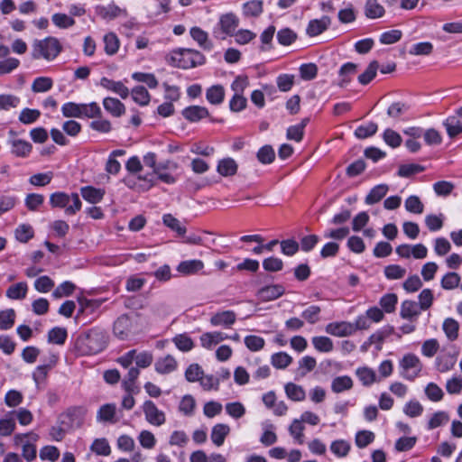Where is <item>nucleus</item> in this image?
<instances>
[{
	"mask_svg": "<svg viewBox=\"0 0 462 462\" xmlns=\"http://www.w3.org/2000/svg\"><path fill=\"white\" fill-rule=\"evenodd\" d=\"M107 346V336L104 330L92 328L77 338L76 347L81 355H97Z\"/></svg>",
	"mask_w": 462,
	"mask_h": 462,
	"instance_id": "f257e3e1",
	"label": "nucleus"
},
{
	"mask_svg": "<svg viewBox=\"0 0 462 462\" xmlns=\"http://www.w3.org/2000/svg\"><path fill=\"white\" fill-rule=\"evenodd\" d=\"M171 60L174 67L183 69L203 65L206 61L205 56L200 51L193 49H179L174 51Z\"/></svg>",
	"mask_w": 462,
	"mask_h": 462,
	"instance_id": "f03ea898",
	"label": "nucleus"
},
{
	"mask_svg": "<svg viewBox=\"0 0 462 462\" xmlns=\"http://www.w3.org/2000/svg\"><path fill=\"white\" fill-rule=\"evenodd\" d=\"M50 204L52 208H65L67 215H75L81 209V200L78 193L67 194L57 191L50 196Z\"/></svg>",
	"mask_w": 462,
	"mask_h": 462,
	"instance_id": "7ed1b4c3",
	"label": "nucleus"
},
{
	"mask_svg": "<svg viewBox=\"0 0 462 462\" xmlns=\"http://www.w3.org/2000/svg\"><path fill=\"white\" fill-rule=\"evenodd\" d=\"M240 24L239 17L232 13L220 15L218 22L213 28L212 33L216 39L225 40L227 36H233Z\"/></svg>",
	"mask_w": 462,
	"mask_h": 462,
	"instance_id": "20e7f679",
	"label": "nucleus"
},
{
	"mask_svg": "<svg viewBox=\"0 0 462 462\" xmlns=\"http://www.w3.org/2000/svg\"><path fill=\"white\" fill-rule=\"evenodd\" d=\"M32 58L52 60L61 51V45L57 38L47 37L42 41H36L32 46Z\"/></svg>",
	"mask_w": 462,
	"mask_h": 462,
	"instance_id": "39448f33",
	"label": "nucleus"
},
{
	"mask_svg": "<svg viewBox=\"0 0 462 462\" xmlns=\"http://www.w3.org/2000/svg\"><path fill=\"white\" fill-rule=\"evenodd\" d=\"M86 414L87 409L84 406H71L60 414L58 423L69 430L79 429L83 425Z\"/></svg>",
	"mask_w": 462,
	"mask_h": 462,
	"instance_id": "423d86ee",
	"label": "nucleus"
},
{
	"mask_svg": "<svg viewBox=\"0 0 462 462\" xmlns=\"http://www.w3.org/2000/svg\"><path fill=\"white\" fill-rule=\"evenodd\" d=\"M400 374L408 381H414L422 370L420 358L414 354H406L399 361Z\"/></svg>",
	"mask_w": 462,
	"mask_h": 462,
	"instance_id": "0eeeda50",
	"label": "nucleus"
},
{
	"mask_svg": "<svg viewBox=\"0 0 462 462\" xmlns=\"http://www.w3.org/2000/svg\"><path fill=\"white\" fill-rule=\"evenodd\" d=\"M142 410L144 413L145 420L150 424L158 427L165 423V413L159 410L152 401L146 400L142 405Z\"/></svg>",
	"mask_w": 462,
	"mask_h": 462,
	"instance_id": "6e6552de",
	"label": "nucleus"
},
{
	"mask_svg": "<svg viewBox=\"0 0 462 462\" xmlns=\"http://www.w3.org/2000/svg\"><path fill=\"white\" fill-rule=\"evenodd\" d=\"M9 134L13 137L16 135L15 132L13 130L9 131ZM8 144L10 145L11 153L16 157L26 158L29 156L32 150V143L22 139H9Z\"/></svg>",
	"mask_w": 462,
	"mask_h": 462,
	"instance_id": "1a4fd4ad",
	"label": "nucleus"
},
{
	"mask_svg": "<svg viewBox=\"0 0 462 462\" xmlns=\"http://www.w3.org/2000/svg\"><path fill=\"white\" fill-rule=\"evenodd\" d=\"M284 292L285 289L282 284H271L259 289L256 296L262 301H271L280 298Z\"/></svg>",
	"mask_w": 462,
	"mask_h": 462,
	"instance_id": "9d476101",
	"label": "nucleus"
},
{
	"mask_svg": "<svg viewBox=\"0 0 462 462\" xmlns=\"http://www.w3.org/2000/svg\"><path fill=\"white\" fill-rule=\"evenodd\" d=\"M116 403H106L99 407L97 412V420L102 423L115 424L119 420L116 417Z\"/></svg>",
	"mask_w": 462,
	"mask_h": 462,
	"instance_id": "9b49d317",
	"label": "nucleus"
},
{
	"mask_svg": "<svg viewBox=\"0 0 462 462\" xmlns=\"http://www.w3.org/2000/svg\"><path fill=\"white\" fill-rule=\"evenodd\" d=\"M331 24V19L328 15H323L319 19L310 20L306 28V33L310 37H315L324 32Z\"/></svg>",
	"mask_w": 462,
	"mask_h": 462,
	"instance_id": "f8f14e48",
	"label": "nucleus"
},
{
	"mask_svg": "<svg viewBox=\"0 0 462 462\" xmlns=\"http://www.w3.org/2000/svg\"><path fill=\"white\" fill-rule=\"evenodd\" d=\"M204 268L203 261L199 259H191L181 261L176 270L183 276L194 275L199 273Z\"/></svg>",
	"mask_w": 462,
	"mask_h": 462,
	"instance_id": "ddd939ff",
	"label": "nucleus"
},
{
	"mask_svg": "<svg viewBox=\"0 0 462 462\" xmlns=\"http://www.w3.org/2000/svg\"><path fill=\"white\" fill-rule=\"evenodd\" d=\"M132 321L127 314H123L117 318L114 323V334L120 339H125L131 331Z\"/></svg>",
	"mask_w": 462,
	"mask_h": 462,
	"instance_id": "4468645a",
	"label": "nucleus"
},
{
	"mask_svg": "<svg viewBox=\"0 0 462 462\" xmlns=\"http://www.w3.org/2000/svg\"><path fill=\"white\" fill-rule=\"evenodd\" d=\"M182 116L189 122L195 123L208 117L209 112L207 107L200 106H189L181 112Z\"/></svg>",
	"mask_w": 462,
	"mask_h": 462,
	"instance_id": "2eb2a0df",
	"label": "nucleus"
},
{
	"mask_svg": "<svg viewBox=\"0 0 462 462\" xmlns=\"http://www.w3.org/2000/svg\"><path fill=\"white\" fill-rule=\"evenodd\" d=\"M326 332L335 337H347L353 334L351 322H331L326 326Z\"/></svg>",
	"mask_w": 462,
	"mask_h": 462,
	"instance_id": "dca6fc26",
	"label": "nucleus"
},
{
	"mask_svg": "<svg viewBox=\"0 0 462 462\" xmlns=\"http://www.w3.org/2000/svg\"><path fill=\"white\" fill-rule=\"evenodd\" d=\"M357 72V65L353 62L343 64L338 70L339 80L337 86L340 88L346 87Z\"/></svg>",
	"mask_w": 462,
	"mask_h": 462,
	"instance_id": "f3484780",
	"label": "nucleus"
},
{
	"mask_svg": "<svg viewBox=\"0 0 462 462\" xmlns=\"http://www.w3.org/2000/svg\"><path fill=\"white\" fill-rule=\"evenodd\" d=\"M236 315L233 310H224L217 312L210 318V324L212 326H222L229 328L236 322Z\"/></svg>",
	"mask_w": 462,
	"mask_h": 462,
	"instance_id": "a211bd4d",
	"label": "nucleus"
},
{
	"mask_svg": "<svg viewBox=\"0 0 462 462\" xmlns=\"http://www.w3.org/2000/svg\"><path fill=\"white\" fill-rule=\"evenodd\" d=\"M422 310L414 300H406L401 305L400 316L408 320H416Z\"/></svg>",
	"mask_w": 462,
	"mask_h": 462,
	"instance_id": "6ab92c4d",
	"label": "nucleus"
},
{
	"mask_svg": "<svg viewBox=\"0 0 462 462\" xmlns=\"http://www.w3.org/2000/svg\"><path fill=\"white\" fill-rule=\"evenodd\" d=\"M100 86L107 90H110V91L119 95L124 99L126 98L130 93L128 88H126L123 84V82L115 81V80L109 79L106 77H103L100 79Z\"/></svg>",
	"mask_w": 462,
	"mask_h": 462,
	"instance_id": "aec40b11",
	"label": "nucleus"
},
{
	"mask_svg": "<svg viewBox=\"0 0 462 462\" xmlns=\"http://www.w3.org/2000/svg\"><path fill=\"white\" fill-rule=\"evenodd\" d=\"M154 369L161 374H170L177 369V361L172 356L167 355L156 360Z\"/></svg>",
	"mask_w": 462,
	"mask_h": 462,
	"instance_id": "412c9836",
	"label": "nucleus"
},
{
	"mask_svg": "<svg viewBox=\"0 0 462 462\" xmlns=\"http://www.w3.org/2000/svg\"><path fill=\"white\" fill-rule=\"evenodd\" d=\"M263 12V2L262 0H251L243 4L242 14L245 18H257Z\"/></svg>",
	"mask_w": 462,
	"mask_h": 462,
	"instance_id": "4be33fe9",
	"label": "nucleus"
},
{
	"mask_svg": "<svg viewBox=\"0 0 462 462\" xmlns=\"http://www.w3.org/2000/svg\"><path fill=\"white\" fill-rule=\"evenodd\" d=\"M191 38L198 42L199 47H201L205 51H211L213 48V43L208 39V34L206 31L202 30L200 27L194 26L189 31Z\"/></svg>",
	"mask_w": 462,
	"mask_h": 462,
	"instance_id": "5701e85b",
	"label": "nucleus"
},
{
	"mask_svg": "<svg viewBox=\"0 0 462 462\" xmlns=\"http://www.w3.org/2000/svg\"><path fill=\"white\" fill-rule=\"evenodd\" d=\"M228 336L225 333L214 331L206 332L200 336V344L204 348L210 349L213 346L227 339Z\"/></svg>",
	"mask_w": 462,
	"mask_h": 462,
	"instance_id": "b1692460",
	"label": "nucleus"
},
{
	"mask_svg": "<svg viewBox=\"0 0 462 462\" xmlns=\"http://www.w3.org/2000/svg\"><path fill=\"white\" fill-rule=\"evenodd\" d=\"M230 432V427L227 424L217 423L213 426L210 438L212 442L217 446L220 447L224 444L226 438Z\"/></svg>",
	"mask_w": 462,
	"mask_h": 462,
	"instance_id": "393cba45",
	"label": "nucleus"
},
{
	"mask_svg": "<svg viewBox=\"0 0 462 462\" xmlns=\"http://www.w3.org/2000/svg\"><path fill=\"white\" fill-rule=\"evenodd\" d=\"M263 434L260 437V442L265 446L270 447L277 442V435L275 433V426L273 423L265 421L262 424Z\"/></svg>",
	"mask_w": 462,
	"mask_h": 462,
	"instance_id": "a878e982",
	"label": "nucleus"
},
{
	"mask_svg": "<svg viewBox=\"0 0 462 462\" xmlns=\"http://www.w3.org/2000/svg\"><path fill=\"white\" fill-rule=\"evenodd\" d=\"M80 193L85 200L92 204H97L103 199L105 190L92 186H85L80 189Z\"/></svg>",
	"mask_w": 462,
	"mask_h": 462,
	"instance_id": "bb28decb",
	"label": "nucleus"
},
{
	"mask_svg": "<svg viewBox=\"0 0 462 462\" xmlns=\"http://www.w3.org/2000/svg\"><path fill=\"white\" fill-rule=\"evenodd\" d=\"M104 108L116 117H119L125 112V105L117 98L106 97L103 100Z\"/></svg>",
	"mask_w": 462,
	"mask_h": 462,
	"instance_id": "cd10ccee",
	"label": "nucleus"
},
{
	"mask_svg": "<svg viewBox=\"0 0 462 462\" xmlns=\"http://www.w3.org/2000/svg\"><path fill=\"white\" fill-rule=\"evenodd\" d=\"M384 7L377 0H366L365 14L369 19L381 18L384 15Z\"/></svg>",
	"mask_w": 462,
	"mask_h": 462,
	"instance_id": "c85d7f7f",
	"label": "nucleus"
},
{
	"mask_svg": "<svg viewBox=\"0 0 462 462\" xmlns=\"http://www.w3.org/2000/svg\"><path fill=\"white\" fill-rule=\"evenodd\" d=\"M206 98L212 105H220L225 99V88L222 85H214L206 91Z\"/></svg>",
	"mask_w": 462,
	"mask_h": 462,
	"instance_id": "c756f323",
	"label": "nucleus"
},
{
	"mask_svg": "<svg viewBox=\"0 0 462 462\" xmlns=\"http://www.w3.org/2000/svg\"><path fill=\"white\" fill-rule=\"evenodd\" d=\"M388 185L379 184L374 186L365 197V203L367 205H374L379 202L388 192Z\"/></svg>",
	"mask_w": 462,
	"mask_h": 462,
	"instance_id": "7c9ffc66",
	"label": "nucleus"
},
{
	"mask_svg": "<svg viewBox=\"0 0 462 462\" xmlns=\"http://www.w3.org/2000/svg\"><path fill=\"white\" fill-rule=\"evenodd\" d=\"M125 154V150L118 149V150L112 151V152L109 154L107 162L106 163V171L109 174H114V175L117 174L121 170V164L116 160V157L123 156Z\"/></svg>",
	"mask_w": 462,
	"mask_h": 462,
	"instance_id": "2f4dec72",
	"label": "nucleus"
},
{
	"mask_svg": "<svg viewBox=\"0 0 462 462\" xmlns=\"http://www.w3.org/2000/svg\"><path fill=\"white\" fill-rule=\"evenodd\" d=\"M217 171L224 177L233 176L237 171V163L234 159L229 157L222 159L218 162Z\"/></svg>",
	"mask_w": 462,
	"mask_h": 462,
	"instance_id": "473e14b6",
	"label": "nucleus"
},
{
	"mask_svg": "<svg viewBox=\"0 0 462 462\" xmlns=\"http://www.w3.org/2000/svg\"><path fill=\"white\" fill-rule=\"evenodd\" d=\"M276 32V28L274 25H269L263 32L260 34L261 45L259 49L262 51H271L273 49V40Z\"/></svg>",
	"mask_w": 462,
	"mask_h": 462,
	"instance_id": "72a5a7b5",
	"label": "nucleus"
},
{
	"mask_svg": "<svg viewBox=\"0 0 462 462\" xmlns=\"http://www.w3.org/2000/svg\"><path fill=\"white\" fill-rule=\"evenodd\" d=\"M27 291L28 286L26 282H17L7 289L6 297L11 300H23L26 297Z\"/></svg>",
	"mask_w": 462,
	"mask_h": 462,
	"instance_id": "f704fd0d",
	"label": "nucleus"
},
{
	"mask_svg": "<svg viewBox=\"0 0 462 462\" xmlns=\"http://www.w3.org/2000/svg\"><path fill=\"white\" fill-rule=\"evenodd\" d=\"M449 137L453 138L462 133V121L457 116H448L443 123Z\"/></svg>",
	"mask_w": 462,
	"mask_h": 462,
	"instance_id": "c9c22d12",
	"label": "nucleus"
},
{
	"mask_svg": "<svg viewBox=\"0 0 462 462\" xmlns=\"http://www.w3.org/2000/svg\"><path fill=\"white\" fill-rule=\"evenodd\" d=\"M442 328L448 340L455 341L458 337L459 323L456 319L447 318Z\"/></svg>",
	"mask_w": 462,
	"mask_h": 462,
	"instance_id": "e433bc0d",
	"label": "nucleus"
},
{
	"mask_svg": "<svg viewBox=\"0 0 462 462\" xmlns=\"http://www.w3.org/2000/svg\"><path fill=\"white\" fill-rule=\"evenodd\" d=\"M162 223L171 230L176 232L179 236H184L186 234V227L182 226L178 218L171 214H164L162 216Z\"/></svg>",
	"mask_w": 462,
	"mask_h": 462,
	"instance_id": "4c0bfd02",
	"label": "nucleus"
},
{
	"mask_svg": "<svg viewBox=\"0 0 462 462\" xmlns=\"http://www.w3.org/2000/svg\"><path fill=\"white\" fill-rule=\"evenodd\" d=\"M379 69V63L376 60H373L369 63L365 70L360 74L357 78L358 82L361 85L369 84L376 76L377 70Z\"/></svg>",
	"mask_w": 462,
	"mask_h": 462,
	"instance_id": "58836bf2",
	"label": "nucleus"
},
{
	"mask_svg": "<svg viewBox=\"0 0 462 462\" xmlns=\"http://www.w3.org/2000/svg\"><path fill=\"white\" fill-rule=\"evenodd\" d=\"M352 387L353 381L347 375L337 376L331 383V390L337 393L350 390Z\"/></svg>",
	"mask_w": 462,
	"mask_h": 462,
	"instance_id": "ea45409f",
	"label": "nucleus"
},
{
	"mask_svg": "<svg viewBox=\"0 0 462 462\" xmlns=\"http://www.w3.org/2000/svg\"><path fill=\"white\" fill-rule=\"evenodd\" d=\"M276 37L278 42L282 46L291 45L298 38L297 33L288 27L279 30Z\"/></svg>",
	"mask_w": 462,
	"mask_h": 462,
	"instance_id": "a19ab883",
	"label": "nucleus"
},
{
	"mask_svg": "<svg viewBox=\"0 0 462 462\" xmlns=\"http://www.w3.org/2000/svg\"><path fill=\"white\" fill-rule=\"evenodd\" d=\"M96 13L103 19L112 20L119 16L121 9L116 5H97L96 7Z\"/></svg>",
	"mask_w": 462,
	"mask_h": 462,
	"instance_id": "79ce46f5",
	"label": "nucleus"
},
{
	"mask_svg": "<svg viewBox=\"0 0 462 462\" xmlns=\"http://www.w3.org/2000/svg\"><path fill=\"white\" fill-rule=\"evenodd\" d=\"M170 0H157L154 4L151 5L148 9L150 18H157L162 14L170 12L169 6Z\"/></svg>",
	"mask_w": 462,
	"mask_h": 462,
	"instance_id": "37998d69",
	"label": "nucleus"
},
{
	"mask_svg": "<svg viewBox=\"0 0 462 462\" xmlns=\"http://www.w3.org/2000/svg\"><path fill=\"white\" fill-rule=\"evenodd\" d=\"M68 332L64 328L55 327L48 332V342L63 345L67 339Z\"/></svg>",
	"mask_w": 462,
	"mask_h": 462,
	"instance_id": "c03bdc74",
	"label": "nucleus"
},
{
	"mask_svg": "<svg viewBox=\"0 0 462 462\" xmlns=\"http://www.w3.org/2000/svg\"><path fill=\"white\" fill-rule=\"evenodd\" d=\"M350 448V443L345 439H337L330 444L331 452L338 457H346Z\"/></svg>",
	"mask_w": 462,
	"mask_h": 462,
	"instance_id": "a18cd8bd",
	"label": "nucleus"
},
{
	"mask_svg": "<svg viewBox=\"0 0 462 462\" xmlns=\"http://www.w3.org/2000/svg\"><path fill=\"white\" fill-rule=\"evenodd\" d=\"M134 101L140 106H147L150 102L151 96L143 86H137L131 91Z\"/></svg>",
	"mask_w": 462,
	"mask_h": 462,
	"instance_id": "49530a36",
	"label": "nucleus"
},
{
	"mask_svg": "<svg viewBox=\"0 0 462 462\" xmlns=\"http://www.w3.org/2000/svg\"><path fill=\"white\" fill-rule=\"evenodd\" d=\"M311 342L315 349L319 352L328 353L333 350V342L328 337H313Z\"/></svg>",
	"mask_w": 462,
	"mask_h": 462,
	"instance_id": "de8ad7c7",
	"label": "nucleus"
},
{
	"mask_svg": "<svg viewBox=\"0 0 462 462\" xmlns=\"http://www.w3.org/2000/svg\"><path fill=\"white\" fill-rule=\"evenodd\" d=\"M285 393H286L288 398H290L291 400L295 401V402L303 401L306 396L305 391L303 390V388L300 385L293 383H288L285 385Z\"/></svg>",
	"mask_w": 462,
	"mask_h": 462,
	"instance_id": "09e8293b",
	"label": "nucleus"
},
{
	"mask_svg": "<svg viewBox=\"0 0 462 462\" xmlns=\"http://www.w3.org/2000/svg\"><path fill=\"white\" fill-rule=\"evenodd\" d=\"M101 115L102 111L97 103L81 104V118H97L101 117Z\"/></svg>",
	"mask_w": 462,
	"mask_h": 462,
	"instance_id": "8fccbe9b",
	"label": "nucleus"
},
{
	"mask_svg": "<svg viewBox=\"0 0 462 462\" xmlns=\"http://www.w3.org/2000/svg\"><path fill=\"white\" fill-rule=\"evenodd\" d=\"M356 376L365 386H369L375 382V372L368 367L358 368L356 372Z\"/></svg>",
	"mask_w": 462,
	"mask_h": 462,
	"instance_id": "3c124183",
	"label": "nucleus"
},
{
	"mask_svg": "<svg viewBox=\"0 0 462 462\" xmlns=\"http://www.w3.org/2000/svg\"><path fill=\"white\" fill-rule=\"evenodd\" d=\"M398 298L396 294L387 293L380 299L379 304L383 311L392 313L395 310Z\"/></svg>",
	"mask_w": 462,
	"mask_h": 462,
	"instance_id": "603ef678",
	"label": "nucleus"
},
{
	"mask_svg": "<svg viewBox=\"0 0 462 462\" xmlns=\"http://www.w3.org/2000/svg\"><path fill=\"white\" fill-rule=\"evenodd\" d=\"M196 407V401L194 397L190 394H186L182 397L179 410L186 416H192L194 414V410Z\"/></svg>",
	"mask_w": 462,
	"mask_h": 462,
	"instance_id": "864d4df0",
	"label": "nucleus"
},
{
	"mask_svg": "<svg viewBox=\"0 0 462 462\" xmlns=\"http://www.w3.org/2000/svg\"><path fill=\"white\" fill-rule=\"evenodd\" d=\"M172 342L175 344L176 347L182 352H188L194 346V343L191 337L186 334L176 335L172 338Z\"/></svg>",
	"mask_w": 462,
	"mask_h": 462,
	"instance_id": "5fc2aeb1",
	"label": "nucleus"
},
{
	"mask_svg": "<svg viewBox=\"0 0 462 462\" xmlns=\"http://www.w3.org/2000/svg\"><path fill=\"white\" fill-rule=\"evenodd\" d=\"M76 289V285L69 282L66 281L60 283L52 292V297L55 299H60L62 297L70 296Z\"/></svg>",
	"mask_w": 462,
	"mask_h": 462,
	"instance_id": "6e6d98bb",
	"label": "nucleus"
},
{
	"mask_svg": "<svg viewBox=\"0 0 462 462\" xmlns=\"http://www.w3.org/2000/svg\"><path fill=\"white\" fill-rule=\"evenodd\" d=\"M232 37L235 38L236 43L245 45L256 38V33L248 29H239Z\"/></svg>",
	"mask_w": 462,
	"mask_h": 462,
	"instance_id": "4d7b16f0",
	"label": "nucleus"
},
{
	"mask_svg": "<svg viewBox=\"0 0 462 462\" xmlns=\"http://www.w3.org/2000/svg\"><path fill=\"white\" fill-rule=\"evenodd\" d=\"M291 362V356L285 352L275 353L271 357L272 365L278 369L286 368Z\"/></svg>",
	"mask_w": 462,
	"mask_h": 462,
	"instance_id": "13d9d810",
	"label": "nucleus"
},
{
	"mask_svg": "<svg viewBox=\"0 0 462 462\" xmlns=\"http://www.w3.org/2000/svg\"><path fill=\"white\" fill-rule=\"evenodd\" d=\"M375 439L374 432L370 430H359L356 434L355 442L359 448H364L371 444Z\"/></svg>",
	"mask_w": 462,
	"mask_h": 462,
	"instance_id": "bf43d9fd",
	"label": "nucleus"
},
{
	"mask_svg": "<svg viewBox=\"0 0 462 462\" xmlns=\"http://www.w3.org/2000/svg\"><path fill=\"white\" fill-rule=\"evenodd\" d=\"M53 85V81L49 77L36 78L32 84V90L35 93L49 91Z\"/></svg>",
	"mask_w": 462,
	"mask_h": 462,
	"instance_id": "052dcab7",
	"label": "nucleus"
},
{
	"mask_svg": "<svg viewBox=\"0 0 462 462\" xmlns=\"http://www.w3.org/2000/svg\"><path fill=\"white\" fill-rule=\"evenodd\" d=\"M404 206L407 211L413 214H421L424 209V206L420 198L415 195L408 197L405 200Z\"/></svg>",
	"mask_w": 462,
	"mask_h": 462,
	"instance_id": "680f3d73",
	"label": "nucleus"
},
{
	"mask_svg": "<svg viewBox=\"0 0 462 462\" xmlns=\"http://www.w3.org/2000/svg\"><path fill=\"white\" fill-rule=\"evenodd\" d=\"M418 306L421 310H429L434 301V295L430 289L422 290L418 296Z\"/></svg>",
	"mask_w": 462,
	"mask_h": 462,
	"instance_id": "e2e57ef3",
	"label": "nucleus"
},
{
	"mask_svg": "<svg viewBox=\"0 0 462 462\" xmlns=\"http://www.w3.org/2000/svg\"><path fill=\"white\" fill-rule=\"evenodd\" d=\"M377 125L374 122H370L365 125H359L355 130V136L358 139H365L373 136L377 132Z\"/></svg>",
	"mask_w": 462,
	"mask_h": 462,
	"instance_id": "0e129e2a",
	"label": "nucleus"
},
{
	"mask_svg": "<svg viewBox=\"0 0 462 462\" xmlns=\"http://www.w3.org/2000/svg\"><path fill=\"white\" fill-rule=\"evenodd\" d=\"M15 312L13 309L0 311V329L7 330L14 324Z\"/></svg>",
	"mask_w": 462,
	"mask_h": 462,
	"instance_id": "69168bd1",
	"label": "nucleus"
},
{
	"mask_svg": "<svg viewBox=\"0 0 462 462\" xmlns=\"http://www.w3.org/2000/svg\"><path fill=\"white\" fill-rule=\"evenodd\" d=\"M52 23L60 29H67L75 24V20L62 13H56L51 16Z\"/></svg>",
	"mask_w": 462,
	"mask_h": 462,
	"instance_id": "338daca9",
	"label": "nucleus"
},
{
	"mask_svg": "<svg viewBox=\"0 0 462 462\" xmlns=\"http://www.w3.org/2000/svg\"><path fill=\"white\" fill-rule=\"evenodd\" d=\"M105 51L108 55H114L119 48V40L117 36L109 32L104 36Z\"/></svg>",
	"mask_w": 462,
	"mask_h": 462,
	"instance_id": "774afa93",
	"label": "nucleus"
}]
</instances>
